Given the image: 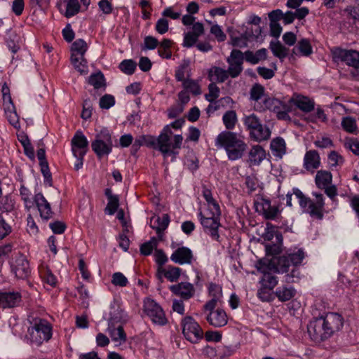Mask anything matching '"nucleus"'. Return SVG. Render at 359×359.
Listing matches in <instances>:
<instances>
[{
    "label": "nucleus",
    "mask_w": 359,
    "mask_h": 359,
    "mask_svg": "<svg viewBox=\"0 0 359 359\" xmlns=\"http://www.w3.org/2000/svg\"><path fill=\"white\" fill-rule=\"evenodd\" d=\"M208 297L210 298L203 306V310H213L222 302V289L219 285L210 283L208 287Z\"/></svg>",
    "instance_id": "obj_17"
},
{
    "label": "nucleus",
    "mask_w": 359,
    "mask_h": 359,
    "mask_svg": "<svg viewBox=\"0 0 359 359\" xmlns=\"http://www.w3.org/2000/svg\"><path fill=\"white\" fill-rule=\"evenodd\" d=\"M221 215H217L212 211H204L198 213V217L201 225L205 233L215 241H218L219 234L218 228L220 226L219 217Z\"/></svg>",
    "instance_id": "obj_8"
},
{
    "label": "nucleus",
    "mask_w": 359,
    "mask_h": 359,
    "mask_svg": "<svg viewBox=\"0 0 359 359\" xmlns=\"http://www.w3.org/2000/svg\"><path fill=\"white\" fill-rule=\"evenodd\" d=\"M72 55H76V57L84 56V54L88 50V45L83 39L76 40L72 45Z\"/></svg>",
    "instance_id": "obj_39"
},
{
    "label": "nucleus",
    "mask_w": 359,
    "mask_h": 359,
    "mask_svg": "<svg viewBox=\"0 0 359 359\" xmlns=\"http://www.w3.org/2000/svg\"><path fill=\"white\" fill-rule=\"evenodd\" d=\"M341 126L343 130L348 133H355L358 130L356 120L352 116L343 117L341 118Z\"/></svg>",
    "instance_id": "obj_41"
},
{
    "label": "nucleus",
    "mask_w": 359,
    "mask_h": 359,
    "mask_svg": "<svg viewBox=\"0 0 359 359\" xmlns=\"http://www.w3.org/2000/svg\"><path fill=\"white\" fill-rule=\"evenodd\" d=\"M327 330L322 316L313 319L308 325L309 335L315 342H321L330 339V337Z\"/></svg>",
    "instance_id": "obj_12"
},
{
    "label": "nucleus",
    "mask_w": 359,
    "mask_h": 359,
    "mask_svg": "<svg viewBox=\"0 0 359 359\" xmlns=\"http://www.w3.org/2000/svg\"><path fill=\"white\" fill-rule=\"evenodd\" d=\"M93 151L98 158L108 156L112 151L113 141L111 135L107 129L101 130L95 135L91 143Z\"/></svg>",
    "instance_id": "obj_7"
},
{
    "label": "nucleus",
    "mask_w": 359,
    "mask_h": 359,
    "mask_svg": "<svg viewBox=\"0 0 359 359\" xmlns=\"http://www.w3.org/2000/svg\"><path fill=\"white\" fill-rule=\"evenodd\" d=\"M119 68L124 74L131 75L135 72L136 63L132 60H124L120 63Z\"/></svg>",
    "instance_id": "obj_50"
},
{
    "label": "nucleus",
    "mask_w": 359,
    "mask_h": 359,
    "mask_svg": "<svg viewBox=\"0 0 359 359\" xmlns=\"http://www.w3.org/2000/svg\"><path fill=\"white\" fill-rule=\"evenodd\" d=\"M115 104L114 97L111 95L106 94L100 100V107L102 109H108Z\"/></svg>",
    "instance_id": "obj_58"
},
{
    "label": "nucleus",
    "mask_w": 359,
    "mask_h": 359,
    "mask_svg": "<svg viewBox=\"0 0 359 359\" xmlns=\"http://www.w3.org/2000/svg\"><path fill=\"white\" fill-rule=\"evenodd\" d=\"M250 95V100L255 102L254 105H262L260 101L264 102V99L266 98L264 95V88L259 84H255L251 88Z\"/></svg>",
    "instance_id": "obj_37"
},
{
    "label": "nucleus",
    "mask_w": 359,
    "mask_h": 359,
    "mask_svg": "<svg viewBox=\"0 0 359 359\" xmlns=\"http://www.w3.org/2000/svg\"><path fill=\"white\" fill-rule=\"evenodd\" d=\"M255 109L257 111L269 109L277 114L278 119L287 120L290 118L288 112L290 111V107L285 102L274 98L266 97L264 99L263 104H255Z\"/></svg>",
    "instance_id": "obj_9"
},
{
    "label": "nucleus",
    "mask_w": 359,
    "mask_h": 359,
    "mask_svg": "<svg viewBox=\"0 0 359 359\" xmlns=\"http://www.w3.org/2000/svg\"><path fill=\"white\" fill-rule=\"evenodd\" d=\"M170 259L178 264H191L194 260V255L191 249L187 247H180L171 255Z\"/></svg>",
    "instance_id": "obj_22"
},
{
    "label": "nucleus",
    "mask_w": 359,
    "mask_h": 359,
    "mask_svg": "<svg viewBox=\"0 0 359 359\" xmlns=\"http://www.w3.org/2000/svg\"><path fill=\"white\" fill-rule=\"evenodd\" d=\"M88 83L96 90L102 88V90H104L106 87L105 79L101 72L90 75L88 78Z\"/></svg>",
    "instance_id": "obj_40"
},
{
    "label": "nucleus",
    "mask_w": 359,
    "mask_h": 359,
    "mask_svg": "<svg viewBox=\"0 0 359 359\" xmlns=\"http://www.w3.org/2000/svg\"><path fill=\"white\" fill-rule=\"evenodd\" d=\"M296 290L292 286L278 287L274 294L280 302H287L290 300L295 295Z\"/></svg>",
    "instance_id": "obj_34"
},
{
    "label": "nucleus",
    "mask_w": 359,
    "mask_h": 359,
    "mask_svg": "<svg viewBox=\"0 0 359 359\" xmlns=\"http://www.w3.org/2000/svg\"><path fill=\"white\" fill-rule=\"evenodd\" d=\"M107 330L109 333L111 340L116 345H121L126 341V334L121 325L115 326V324H108Z\"/></svg>",
    "instance_id": "obj_29"
},
{
    "label": "nucleus",
    "mask_w": 359,
    "mask_h": 359,
    "mask_svg": "<svg viewBox=\"0 0 359 359\" xmlns=\"http://www.w3.org/2000/svg\"><path fill=\"white\" fill-rule=\"evenodd\" d=\"M203 196L208 204V208L205 211H212L215 214L221 215L219 204L213 198L211 191L205 187L203 188Z\"/></svg>",
    "instance_id": "obj_33"
},
{
    "label": "nucleus",
    "mask_w": 359,
    "mask_h": 359,
    "mask_svg": "<svg viewBox=\"0 0 359 359\" xmlns=\"http://www.w3.org/2000/svg\"><path fill=\"white\" fill-rule=\"evenodd\" d=\"M320 165V158L318 153L315 150H310L305 154L304 158V167L309 171L313 172Z\"/></svg>",
    "instance_id": "obj_27"
},
{
    "label": "nucleus",
    "mask_w": 359,
    "mask_h": 359,
    "mask_svg": "<svg viewBox=\"0 0 359 359\" xmlns=\"http://www.w3.org/2000/svg\"><path fill=\"white\" fill-rule=\"evenodd\" d=\"M182 332L184 337L192 343H196L202 339L203 332L198 323L190 316L185 317L182 322Z\"/></svg>",
    "instance_id": "obj_11"
},
{
    "label": "nucleus",
    "mask_w": 359,
    "mask_h": 359,
    "mask_svg": "<svg viewBox=\"0 0 359 359\" xmlns=\"http://www.w3.org/2000/svg\"><path fill=\"white\" fill-rule=\"evenodd\" d=\"M110 318L108 324H115L118 322H126L128 320V316L123 309L116 303H114L110 306Z\"/></svg>",
    "instance_id": "obj_28"
},
{
    "label": "nucleus",
    "mask_w": 359,
    "mask_h": 359,
    "mask_svg": "<svg viewBox=\"0 0 359 359\" xmlns=\"http://www.w3.org/2000/svg\"><path fill=\"white\" fill-rule=\"evenodd\" d=\"M40 273L43 282L52 287H55L56 285L57 278L48 267L42 269Z\"/></svg>",
    "instance_id": "obj_47"
},
{
    "label": "nucleus",
    "mask_w": 359,
    "mask_h": 359,
    "mask_svg": "<svg viewBox=\"0 0 359 359\" xmlns=\"http://www.w3.org/2000/svg\"><path fill=\"white\" fill-rule=\"evenodd\" d=\"M222 120L226 128L232 130L234 128L237 122L236 113L235 111L229 110L224 114Z\"/></svg>",
    "instance_id": "obj_44"
},
{
    "label": "nucleus",
    "mask_w": 359,
    "mask_h": 359,
    "mask_svg": "<svg viewBox=\"0 0 359 359\" xmlns=\"http://www.w3.org/2000/svg\"><path fill=\"white\" fill-rule=\"evenodd\" d=\"M344 147L351 150L355 155H359V140L353 137H346L344 140Z\"/></svg>",
    "instance_id": "obj_55"
},
{
    "label": "nucleus",
    "mask_w": 359,
    "mask_h": 359,
    "mask_svg": "<svg viewBox=\"0 0 359 359\" xmlns=\"http://www.w3.org/2000/svg\"><path fill=\"white\" fill-rule=\"evenodd\" d=\"M270 149L274 156L281 158L286 153L285 141L283 137H275L270 143Z\"/></svg>",
    "instance_id": "obj_32"
},
{
    "label": "nucleus",
    "mask_w": 359,
    "mask_h": 359,
    "mask_svg": "<svg viewBox=\"0 0 359 359\" xmlns=\"http://www.w3.org/2000/svg\"><path fill=\"white\" fill-rule=\"evenodd\" d=\"M79 8L80 5L78 0H69L67 4L65 15L67 18L72 17L79 13Z\"/></svg>",
    "instance_id": "obj_52"
},
{
    "label": "nucleus",
    "mask_w": 359,
    "mask_h": 359,
    "mask_svg": "<svg viewBox=\"0 0 359 359\" xmlns=\"http://www.w3.org/2000/svg\"><path fill=\"white\" fill-rule=\"evenodd\" d=\"M143 311L154 324L164 325L167 323L163 309L154 299L146 298L144 300Z\"/></svg>",
    "instance_id": "obj_10"
},
{
    "label": "nucleus",
    "mask_w": 359,
    "mask_h": 359,
    "mask_svg": "<svg viewBox=\"0 0 359 359\" xmlns=\"http://www.w3.org/2000/svg\"><path fill=\"white\" fill-rule=\"evenodd\" d=\"M24 152L32 161L35 159L34 150L27 136L24 135Z\"/></svg>",
    "instance_id": "obj_63"
},
{
    "label": "nucleus",
    "mask_w": 359,
    "mask_h": 359,
    "mask_svg": "<svg viewBox=\"0 0 359 359\" xmlns=\"http://www.w3.org/2000/svg\"><path fill=\"white\" fill-rule=\"evenodd\" d=\"M332 174L326 170H319L316 175V184L320 189L325 188L332 182Z\"/></svg>",
    "instance_id": "obj_38"
},
{
    "label": "nucleus",
    "mask_w": 359,
    "mask_h": 359,
    "mask_svg": "<svg viewBox=\"0 0 359 359\" xmlns=\"http://www.w3.org/2000/svg\"><path fill=\"white\" fill-rule=\"evenodd\" d=\"M24 202L27 208H32L34 203L36 205L42 218L48 219L52 217L53 212L51 211L50 203L41 194H36L34 197V201H32L27 198H24Z\"/></svg>",
    "instance_id": "obj_14"
},
{
    "label": "nucleus",
    "mask_w": 359,
    "mask_h": 359,
    "mask_svg": "<svg viewBox=\"0 0 359 359\" xmlns=\"http://www.w3.org/2000/svg\"><path fill=\"white\" fill-rule=\"evenodd\" d=\"M243 121L249 130L250 137L254 140L260 142L269 139L271 134L269 128L263 125L255 114L245 116Z\"/></svg>",
    "instance_id": "obj_5"
},
{
    "label": "nucleus",
    "mask_w": 359,
    "mask_h": 359,
    "mask_svg": "<svg viewBox=\"0 0 359 359\" xmlns=\"http://www.w3.org/2000/svg\"><path fill=\"white\" fill-rule=\"evenodd\" d=\"M303 119L309 123H316L318 121H321L322 122H326L327 118V116L325 114L324 111L318 108L316 111L312 114H309L308 115H304Z\"/></svg>",
    "instance_id": "obj_43"
},
{
    "label": "nucleus",
    "mask_w": 359,
    "mask_h": 359,
    "mask_svg": "<svg viewBox=\"0 0 359 359\" xmlns=\"http://www.w3.org/2000/svg\"><path fill=\"white\" fill-rule=\"evenodd\" d=\"M119 205V199L118 197L116 196H109V199L108 200V203L105 208V212L109 215H114L115 212L117 210Z\"/></svg>",
    "instance_id": "obj_56"
},
{
    "label": "nucleus",
    "mask_w": 359,
    "mask_h": 359,
    "mask_svg": "<svg viewBox=\"0 0 359 359\" xmlns=\"http://www.w3.org/2000/svg\"><path fill=\"white\" fill-rule=\"evenodd\" d=\"M333 56L335 60L344 62L350 67H353L355 69L359 68L358 51L337 48L333 50Z\"/></svg>",
    "instance_id": "obj_16"
},
{
    "label": "nucleus",
    "mask_w": 359,
    "mask_h": 359,
    "mask_svg": "<svg viewBox=\"0 0 359 359\" xmlns=\"http://www.w3.org/2000/svg\"><path fill=\"white\" fill-rule=\"evenodd\" d=\"M76 55H72L71 60L75 69H76L81 74H86L88 72L87 61L84 56L76 57Z\"/></svg>",
    "instance_id": "obj_42"
},
{
    "label": "nucleus",
    "mask_w": 359,
    "mask_h": 359,
    "mask_svg": "<svg viewBox=\"0 0 359 359\" xmlns=\"http://www.w3.org/2000/svg\"><path fill=\"white\" fill-rule=\"evenodd\" d=\"M301 111L309 113L314 109L315 102L308 97L294 94L289 100Z\"/></svg>",
    "instance_id": "obj_25"
},
{
    "label": "nucleus",
    "mask_w": 359,
    "mask_h": 359,
    "mask_svg": "<svg viewBox=\"0 0 359 359\" xmlns=\"http://www.w3.org/2000/svg\"><path fill=\"white\" fill-rule=\"evenodd\" d=\"M181 271L179 267L168 266L166 268L165 278L170 282H176L180 277Z\"/></svg>",
    "instance_id": "obj_49"
},
{
    "label": "nucleus",
    "mask_w": 359,
    "mask_h": 359,
    "mask_svg": "<svg viewBox=\"0 0 359 359\" xmlns=\"http://www.w3.org/2000/svg\"><path fill=\"white\" fill-rule=\"evenodd\" d=\"M266 55L267 51L265 48L259 49L255 53L248 50L244 53L243 58L245 57L247 62L255 65L265 60L266 58Z\"/></svg>",
    "instance_id": "obj_35"
},
{
    "label": "nucleus",
    "mask_w": 359,
    "mask_h": 359,
    "mask_svg": "<svg viewBox=\"0 0 359 359\" xmlns=\"http://www.w3.org/2000/svg\"><path fill=\"white\" fill-rule=\"evenodd\" d=\"M215 145L217 148L224 149L230 161H236L242 158L247 149L243 137L227 130L221 132L216 137Z\"/></svg>",
    "instance_id": "obj_1"
},
{
    "label": "nucleus",
    "mask_w": 359,
    "mask_h": 359,
    "mask_svg": "<svg viewBox=\"0 0 359 359\" xmlns=\"http://www.w3.org/2000/svg\"><path fill=\"white\" fill-rule=\"evenodd\" d=\"M111 283L116 286L125 287L128 281L127 278L122 273L116 272L112 276Z\"/></svg>",
    "instance_id": "obj_59"
},
{
    "label": "nucleus",
    "mask_w": 359,
    "mask_h": 359,
    "mask_svg": "<svg viewBox=\"0 0 359 359\" xmlns=\"http://www.w3.org/2000/svg\"><path fill=\"white\" fill-rule=\"evenodd\" d=\"M257 271L262 273V277L259 280L260 284L264 288L273 290L278 284V278L269 272L270 267L262 260H259L255 264Z\"/></svg>",
    "instance_id": "obj_13"
},
{
    "label": "nucleus",
    "mask_w": 359,
    "mask_h": 359,
    "mask_svg": "<svg viewBox=\"0 0 359 359\" xmlns=\"http://www.w3.org/2000/svg\"><path fill=\"white\" fill-rule=\"evenodd\" d=\"M266 158V152L260 145L253 146L249 152V161L254 165H259Z\"/></svg>",
    "instance_id": "obj_30"
},
{
    "label": "nucleus",
    "mask_w": 359,
    "mask_h": 359,
    "mask_svg": "<svg viewBox=\"0 0 359 359\" xmlns=\"http://www.w3.org/2000/svg\"><path fill=\"white\" fill-rule=\"evenodd\" d=\"M243 53L238 50H233L226 59V62L229 64V68L226 72L229 76L236 78L241 74L243 71Z\"/></svg>",
    "instance_id": "obj_15"
},
{
    "label": "nucleus",
    "mask_w": 359,
    "mask_h": 359,
    "mask_svg": "<svg viewBox=\"0 0 359 359\" xmlns=\"http://www.w3.org/2000/svg\"><path fill=\"white\" fill-rule=\"evenodd\" d=\"M169 22L165 18H159L155 25L156 31L160 34H164L168 31Z\"/></svg>",
    "instance_id": "obj_57"
},
{
    "label": "nucleus",
    "mask_w": 359,
    "mask_h": 359,
    "mask_svg": "<svg viewBox=\"0 0 359 359\" xmlns=\"http://www.w3.org/2000/svg\"><path fill=\"white\" fill-rule=\"evenodd\" d=\"M220 90L219 88L216 85L215 83H211L208 86V93H207L205 97V99L210 102H212L216 99H217L219 96Z\"/></svg>",
    "instance_id": "obj_54"
},
{
    "label": "nucleus",
    "mask_w": 359,
    "mask_h": 359,
    "mask_svg": "<svg viewBox=\"0 0 359 359\" xmlns=\"http://www.w3.org/2000/svg\"><path fill=\"white\" fill-rule=\"evenodd\" d=\"M158 45V41L154 36H147L144 39L143 50H154Z\"/></svg>",
    "instance_id": "obj_62"
},
{
    "label": "nucleus",
    "mask_w": 359,
    "mask_h": 359,
    "mask_svg": "<svg viewBox=\"0 0 359 359\" xmlns=\"http://www.w3.org/2000/svg\"><path fill=\"white\" fill-rule=\"evenodd\" d=\"M270 48L273 55L280 59L285 58L287 55V49L279 41L271 42Z\"/></svg>",
    "instance_id": "obj_46"
},
{
    "label": "nucleus",
    "mask_w": 359,
    "mask_h": 359,
    "mask_svg": "<svg viewBox=\"0 0 359 359\" xmlns=\"http://www.w3.org/2000/svg\"><path fill=\"white\" fill-rule=\"evenodd\" d=\"M229 76L226 70L216 66L212 67L208 72V77L212 83H223Z\"/></svg>",
    "instance_id": "obj_31"
},
{
    "label": "nucleus",
    "mask_w": 359,
    "mask_h": 359,
    "mask_svg": "<svg viewBox=\"0 0 359 359\" xmlns=\"http://www.w3.org/2000/svg\"><path fill=\"white\" fill-rule=\"evenodd\" d=\"M183 141L182 135H175L170 130V126H165L158 136V150L161 152L164 158L170 156H175L176 150L181 148Z\"/></svg>",
    "instance_id": "obj_3"
},
{
    "label": "nucleus",
    "mask_w": 359,
    "mask_h": 359,
    "mask_svg": "<svg viewBox=\"0 0 359 359\" xmlns=\"http://www.w3.org/2000/svg\"><path fill=\"white\" fill-rule=\"evenodd\" d=\"M198 37L191 32L184 34L183 46L190 48L193 46L198 41Z\"/></svg>",
    "instance_id": "obj_64"
},
{
    "label": "nucleus",
    "mask_w": 359,
    "mask_h": 359,
    "mask_svg": "<svg viewBox=\"0 0 359 359\" xmlns=\"http://www.w3.org/2000/svg\"><path fill=\"white\" fill-rule=\"evenodd\" d=\"M182 87L193 95H198L201 93V86L197 81L188 79L183 81Z\"/></svg>",
    "instance_id": "obj_45"
},
{
    "label": "nucleus",
    "mask_w": 359,
    "mask_h": 359,
    "mask_svg": "<svg viewBox=\"0 0 359 359\" xmlns=\"http://www.w3.org/2000/svg\"><path fill=\"white\" fill-rule=\"evenodd\" d=\"M22 259L20 258L17 259L15 261L13 260L11 263V271L18 278H20L22 274Z\"/></svg>",
    "instance_id": "obj_61"
},
{
    "label": "nucleus",
    "mask_w": 359,
    "mask_h": 359,
    "mask_svg": "<svg viewBox=\"0 0 359 359\" xmlns=\"http://www.w3.org/2000/svg\"><path fill=\"white\" fill-rule=\"evenodd\" d=\"M158 245V240L153 237L140 247V252L144 255H149Z\"/></svg>",
    "instance_id": "obj_51"
},
{
    "label": "nucleus",
    "mask_w": 359,
    "mask_h": 359,
    "mask_svg": "<svg viewBox=\"0 0 359 359\" xmlns=\"http://www.w3.org/2000/svg\"><path fill=\"white\" fill-rule=\"evenodd\" d=\"M292 191L294 195L298 198L299 205L305 209L306 212L316 219H320L323 218L324 201L322 194L313 193V195L316 197V200L313 201L309 198H306L304 194L297 188L293 189Z\"/></svg>",
    "instance_id": "obj_4"
},
{
    "label": "nucleus",
    "mask_w": 359,
    "mask_h": 359,
    "mask_svg": "<svg viewBox=\"0 0 359 359\" xmlns=\"http://www.w3.org/2000/svg\"><path fill=\"white\" fill-rule=\"evenodd\" d=\"M21 294L19 292H6L0 291V307L11 308L20 302Z\"/></svg>",
    "instance_id": "obj_26"
},
{
    "label": "nucleus",
    "mask_w": 359,
    "mask_h": 359,
    "mask_svg": "<svg viewBox=\"0 0 359 359\" xmlns=\"http://www.w3.org/2000/svg\"><path fill=\"white\" fill-rule=\"evenodd\" d=\"M293 52L296 55L302 56H309L313 53L312 46L308 39H302L299 40L297 46L294 48Z\"/></svg>",
    "instance_id": "obj_36"
},
{
    "label": "nucleus",
    "mask_w": 359,
    "mask_h": 359,
    "mask_svg": "<svg viewBox=\"0 0 359 359\" xmlns=\"http://www.w3.org/2000/svg\"><path fill=\"white\" fill-rule=\"evenodd\" d=\"M274 237H276L277 244L274 245H266V251L271 254L279 253L280 245L283 242V236L280 233L275 231L274 227L271 224H267L266 231L263 235L264 239L265 241H271Z\"/></svg>",
    "instance_id": "obj_21"
},
{
    "label": "nucleus",
    "mask_w": 359,
    "mask_h": 359,
    "mask_svg": "<svg viewBox=\"0 0 359 359\" xmlns=\"http://www.w3.org/2000/svg\"><path fill=\"white\" fill-rule=\"evenodd\" d=\"M6 117L9 123L17 129L20 128V123L19 121V116L13 108L6 109L4 110Z\"/></svg>",
    "instance_id": "obj_53"
},
{
    "label": "nucleus",
    "mask_w": 359,
    "mask_h": 359,
    "mask_svg": "<svg viewBox=\"0 0 359 359\" xmlns=\"http://www.w3.org/2000/svg\"><path fill=\"white\" fill-rule=\"evenodd\" d=\"M304 257L305 252L303 249H290L286 255L279 257L276 262H273L275 271L278 273H287L291 265L301 264Z\"/></svg>",
    "instance_id": "obj_6"
},
{
    "label": "nucleus",
    "mask_w": 359,
    "mask_h": 359,
    "mask_svg": "<svg viewBox=\"0 0 359 359\" xmlns=\"http://www.w3.org/2000/svg\"><path fill=\"white\" fill-rule=\"evenodd\" d=\"M169 289L173 294L184 300L191 299L195 294L194 286L188 282H181L178 284L170 285Z\"/></svg>",
    "instance_id": "obj_23"
},
{
    "label": "nucleus",
    "mask_w": 359,
    "mask_h": 359,
    "mask_svg": "<svg viewBox=\"0 0 359 359\" xmlns=\"http://www.w3.org/2000/svg\"><path fill=\"white\" fill-rule=\"evenodd\" d=\"M256 209L266 219L269 220L277 219L281 212L278 206L271 205V202L266 199H262L257 203Z\"/></svg>",
    "instance_id": "obj_19"
},
{
    "label": "nucleus",
    "mask_w": 359,
    "mask_h": 359,
    "mask_svg": "<svg viewBox=\"0 0 359 359\" xmlns=\"http://www.w3.org/2000/svg\"><path fill=\"white\" fill-rule=\"evenodd\" d=\"M328 161L331 166H337L344 163L343 157L335 151H331L328 155Z\"/></svg>",
    "instance_id": "obj_60"
},
{
    "label": "nucleus",
    "mask_w": 359,
    "mask_h": 359,
    "mask_svg": "<svg viewBox=\"0 0 359 359\" xmlns=\"http://www.w3.org/2000/svg\"><path fill=\"white\" fill-rule=\"evenodd\" d=\"M205 312H209L207 315V321L215 327H223L226 325L228 318L226 312L221 309L204 310Z\"/></svg>",
    "instance_id": "obj_24"
},
{
    "label": "nucleus",
    "mask_w": 359,
    "mask_h": 359,
    "mask_svg": "<svg viewBox=\"0 0 359 359\" xmlns=\"http://www.w3.org/2000/svg\"><path fill=\"white\" fill-rule=\"evenodd\" d=\"M30 326L26 335L27 343L32 347H39L52 337L51 325L46 320L38 317L27 316Z\"/></svg>",
    "instance_id": "obj_2"
},
{
    "label": "nucleus",
    "mask_w": 359,
    "mask_h": 359,
    "mask_svg": "<svg viewBox=\"0 0 359 359\" xmlns=\"http://www.w3.org/2000/svg\"><path fill=\"white\" fill-rule=\"evenodd\" d=\"M322 318L330 337L340 331L344 325V318L337 313H328Z\"/></svg>",
    "instance_id": "obj_18"
},
{
    "label": "nucleus",
    "mask_w": 359,
    "mask_h": 359,
    "mask_svg": "<svg viewBox=\"0 0 359 359\" xmlns=\"http://www.w3.org/2000/svg\"><path fill=\"white\" fill-rule=\"evenodd\" d=\"M154 224H157V225H154L152 227L156 229L157 233H159L161 231L165 230L168 224H169V217L167 214L163 215L162 217H157L156 218H154Z\"/></svg>",
    "instance_id": "obj_48"
},
{
    "label": "nucleus",
    "mask_w": 359,
    "mask_h": 359,
    "mask_svg": "<svg viewBox=\"0 0 359 359\" xmlns=\"http://www.w3.org/2000/svg\"><path fill=\"white\" fill-rule=\"evenodd\" d=\"M88 141L81 131H77L72 140V151L74 156H84L88 151Z\"/></svg>",
    "instance_id": "obj_20"
}]
</instances>
